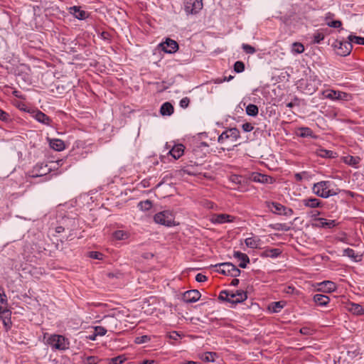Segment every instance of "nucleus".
I'll list each match as a JSON object with an SVG mask.
<instances>
[{"mask_svg":"<svg viewBox=\"0 0 364 364\" xmlns=\"http://www.w3.org/2000/svg\"><path fill=\"white\" fill-rule=\"evenodd\" d=\"M99 361V358L95 356H89L86 358L84 361L85 364H97Z\"/></svg>","mask_w":364,"mask_h":364,"instance_id":"obj_47","label":"nucleus"},{"mask_svg":"<svg viewBox=\"0 0 364 364\" xmlns=\"http://www.w3.org/2000/svg\"><path fill=\"white\" fill-rule=\"evenodd\" d=\"M331 182L328 181H321L315 183L312 187V192L318 197L327 198L331 196H336L340 192L339 188L331 189Z\"/></svg>","mask_w":364,"mask_h":364,"instance_id":"obj_1","label":"nucleus"},{"mask_svg":"<svg viewBox=\"0 0 364 364\" xmlns=\"http://www.w3.org/2000/svg\"><path fill=\"white\" fill-rule=\"evenodd\" d=\"M338 95H337L338 97L336 98V100H348V97L350 96L349 94L344 92H341V91H338Z\"/></svg>","mask_w":364,"mask_h":364,"instance_id":"obj_50","label":"nucleus"},{"mask_svg":"<svg viewBox=\"0 0 364 364\" xmlns=\"http://www.w3.org/2000/svg\"><path fill=\"white\" fill-rule=\"evenodd\" d=\"M214 267L219 268L216 270L218 272L233 277H238L241 272L235 265L230 262L217 264Z\"/></svg>","mask_w":364,"mask_h":364,"instance_id":"obj_6","label":"nucleus"},{"mask_svg":"<svg viewBox=\"0 0 364 364\" xmlns=\"http://www.w3.org/2000/svg\"><path fill=\"white\" fill-rule=\"evenodd\" d=\"M326 25L331 28H341L342 22L339 20H333L326 22Z\"/></svg>","mask_w":364,"mask_h":364,"instance_id":"obj_43","label":"nucleus"},{"mask_svg":"<svg viewBox=\"0 0 364 364\" xmlns=\"http://www.w3.org/2000/svg\"><path fill=\"white\" fill-rule=\"evenodd\" d=\"M235 217L229 214L221 213V214H213L211 215L210 219L213 223L223 224L225 223H232L235 220Z\"/></svg>","mask_w":364,"mask_h":364,"instance_id":"obj_12","label":"nucleus"},{"mask_svg":"<svg viewBox=\"0 0 364 364\" xmlns=\"http://www.w3.org/2000/svg\"><path fill=\"white\" fill-rule=\"evenodd\" d=\"M142 364H156L153 360H145L142 362Z\"/></svg>","mask_w":364,"mask_h":364,"instance_id":"obj_63","label":"nucleus"},{"mask_svg":"<svg viewBox=\"0 0 364 364\" xmlns=\"http://www.w3.org/2000/svg\"><path fill=\"white\" fill-rule=\"evenodd\" d=\"M71 13L78 19H84L86 17V13L80 9L79 7L73 6L70 8Z\"/></svg>","mask_w":364,"mask_h":364,"instance_id":"obj_28","label":"nucleus"},{"mask_svg":"<svg viewBox=\"0 0 364 364\" xmlns=\"http://www.w3.org/2000/svg\"><path fill=\"white\" fill-rule=\"evenodd\" d=\"M201 294L199 291L196 289L189 290L186 291L182 296V299L186 303H193L199 300Z\"/></svg>","mask_w":364,"mask_h":364,"instance_id":"obj_13","label":"nucleus"},{"mask_svg":"<svg viewBox=\"0 0 364 364\" xmlns=\"http://www.w3.org/2000/svg\"><path fill=\"white\" fill-rule=\"evenodd\" d=\"M323 94L324 95L325 97H326V98H328L331 100H336V98L338 97L337 95H338V91L330 90H326L325 92H323Z\"/></svg>","mask_w":364,"mask_h":364,"instance_id":"obj_37","label":"nucleus"},{"mask_svg":"<svg viewBox=\"0 0 364 364\" xmlns=\"http://www.w3.org/2000/svg\"><path fill=\"white\" fill-rule=\"evenodd\" d=\"M4 317H3V316H0V319L2 320L4 326L6 327V329H8L11 327V319L9 316L4 315Z\"/></svg>","mask_w":364,"mask_h":364,"instance_id":"obj_44","label":"nucleus"},{"mask_svg":"<svg viewBox=\"0 0 364 364\" xmlns=\"http://www.w3.org/2000/svg\"><path fill=\"white\" fill-rule=\"evenodd\" d=\"M343 253L345 256L350 257L353 259L355 261H358V259H357L358 256L355 255V251L353 249L346 248L344 250Z\"/></svg>","mask_w":364,"mask_h":364,"instance_id":"obj_38","label":"nucleus"},{"mask_svg":"<svg viewBox=\"0 0 364 364\" xmlns=\"http://www.w3.org/2000/svg\"><path fill=\"white\" fill-rule=\"evenodd\" d=\"M180 336H181L176 331H173L170 334L169 338L171 339L176 340L177 338Z\"/></svg>","mask_w":364,"mask_h":364,"instance_id":"obj_60","label":"nucleus"},{"mask_svg":"<svg viewBox=\"0 0 364 364\" xmlns=\"http://www.w3.org/2000/svg\"><path fill=\"white\" fill-rule=\"evenodd\" d=\"M318 290L326 293L333 292L336 290V285L331 281H323L318 284Z\"/></svg>","mask_w":364,"mask_h":364,"instance_id":"obj_18","label":"nucleus"},{"mask_svg":"<svg viewBox=\"0 0 364 364\" xmlns=\"http://www.w3.org/2000/svg\"><path fill=\"white\" fill-rule=\"evenodd\" d=\"M46 343L53 349L58 350H65L69 348L70 343L63 336L53 334L47 338Z\"/></svg>","mask_w":364,"mask_h":364,"instance_id":"obj_3","label":"nucleus"},{"mask_svg":"<svg viewBox=\"0 0 364 364\" xmlns=\"http://www.w3.org/2000/svg\"><path fill=\"white\" fill-rule=\"evenodd\" d=\"M151 341V338L149 336L144 335L142 336L136 337L134 340L135 343L141 344L147 343Z\"/></svg>","mask_w":364,"mask_h":364,"instance_id":"obj_41","label":"nucleus"},{"mask_svg":"<svg viewBox=\"0 0 364 364\" xmlns=\"http://www.w3.org/2000/svg\"><path fill=\"white\" fill-rule=\"evenodd\" d=\"M7 315L10 316L11 312L9 310L4 309L2 306H0V316Z\"/></svg>","mask_w":364,"mask_h":364,"instance_id":"obj_59","label":"nucleus"},{"mask_svg":"<svg viewBox=\"0 0 364 364\" xmlns=\"http://www.w3.org/2000/svg\"><path fill=\"white\" fill-rule=\"evenodd\" d=\"M184 146L181 144H176L169 151L168 154L174 159H178L183 155Z\"/></svg>","mask_w":364,"mask_h":364,"instance_id":"obj_20","label":"nucleus"},{"mask_svg":"<svg viewBox=\"0 0 364 364\" xmlns=\"http://www.w3.org/2000/svg\"><path fill=\"white\" fill-rule=\"evenodd\" d=\"M252 180L255 182L261 183H273L275 180L270 176L262 174L260 173H254L252 175Z\"/></svg>","mask_w":364,"mask_h":364,"instance_id":"obj_15","label":"nucleus"},{"mask_svg":"<svg viewBox=\"0 0 364 364\" xmlns=\"http://www.w3.org/2000/svg\"><path fill=\"white\" fill-rule=\"evenodd\" d=\"M294 178L296 181H301L303 179L301 173H297L294 175Z\"/></svg>","mask_w":364,"mask_h":364,"instance_id":"obj_62","label":"nucleus"},{"mask_svg":"<svg viewBox=\"0 0 364 364\" xmlns=\"http://www.w3.org/2000/svg\"><path fill=\"white\" fill-rule=\"evenodd\" d=\"M234 70L237 73H242L245 70V64L242 61H236L234 64Z\"/></svg>","mask_w":364,"mask_h":364,"instance_id":"obj_40","label":"nucleus"},{"mask_svg":"<svg viewBox=\"0 0 364 364\" xmlns=\"http://www.w3.org/2000/svg\"><path fill=\"white\" fill-rule=\"evenodd\" d=\"M240 137V131L237 128H230L222 132L218 141L220 144H233Z\"/></svg>","mask_w":364,"mask_h":364,"instance_id":"obj_5","label":"nucleus"},{"mask_svg":"<svg viewBox=\"0 0 364 364\" xmlns=\"http://www.w3.org/2000/svg\"><path fill=\"white\" fill-rule=\"evenodd\" d=\"M203 0H186L184 10L187 14H195L203 9Z\"/></svg>","mask_w":364,"mask_h":364,"instance_id":"obj_9","label":"nucleus"},{"mask_svg":"<svg viewBox=\"0 0 364 364\" xmlns=\"http://www.w3.org/2000/svg\"><path fill=\"white\" fill-rule=\"evenodd\" d=\"M216 356V353L206 352L200 356V359L205 362H214Z\"/></svg>","mask_w":364,"mask_h":364,"instance_id":"obj_29","label":"nucleus"},{"mask_svg":"<svg viewBox=\"0 0 364 364\" xmlns=\"http://www.w3.org/2000/svg\"><path fill=\"white\" fill-rule=\"evenodd\" d=\"M208 279V277L201 274V273H198L196 276V280L198 282H204L205 281H207Z\"/></svg>","mask_w":364,"mask_h":364,"instance_id":"obj_53","label":"nucleus"},{"mask_svg":"<svg viewBox=\"0 0 364 364\" xmlns=\"http://www.w3.org/2000/svg\"><path fill=\"white\" fill-rule=\"evenodd\" d=\"M348 38V41H350L351 44H352V43H354L358 45H364V38L363 37L350 35Z\"/></svg>","mask_w":364,"mask_h":364,"instance_id":"obj_35","label":"nucleus"},{"mask_svg":"<svg viewBox=\"0 0 364 364\" xmlns=\"http://www.w3.org/2000/svg\"><path fill=\"white\" fill-rule=\"evenodd\" d=\"M269 227L277 231H289L290 230V226L288 225L287 223H275V224H271Z\"/></svg>","mask_w":364,"mask_h":364,"instance_id":"obj_27","label":"nucleus"},{"mask_svg":"<svg viewBox=\"0 0 364 364\" xmlns=\"http://www.w3.org/2000/svg\"><path fill=\"white\" fill-rule=\"evenodd\" d=\"M333 16H334V14L331 12H328V14H326V17H325L326 22L330 21L329 20L331 19Z\"/></svg>","mask_w":364,"mask_h":364,"instance_id":"obj_61","label":"nucleus"},{"mask_svg":"<svg viewBox=\"0 0 364 364\" xmlns=\"http://www.w3.org/2000/svg\"><path fill=\"white\" fill-rule=\"evenodd\" d=\"M173 107L170 102L164 103L160 109V113L162 115H171L173 112Z\"/></svg>","mask_w":364,"mask_h":364,"instance_id":"obj_25","label":"nucleus"},{"mask_svg":"<svg viewBox=\"0 0 364 364\" xmlns=\"http://www.w3.org/2000/svg\"><path fill=\"white\" fill-rule=\"evenodd\" d=\"M154 220L155 223L166 225V226H172L174 225V216L171 212L165 210L161 211L160 213H156L154 217Z\"/></svg>","mask_w":364,"mask_h":364,"instance_id":"obj_7","label":"nucleus"},{"mask_svg":"<svg viewBox=\"0 0 364 364\" xmlns=\"http://www.w3.org/2000/svg\"><path fill=\"white\" fill-rule=\"evenodd\" d=\"M294 291H295V288L292 286H288L287 287H285L284 291L287 294H292L294 293Z\"/></svg>","mask_w":364,"mask_h":364,"instance_id":"obj_58","label":"nucleus"},{"mask_svg":"<svg viewBox=\"0 0 364 364\" xmlns=\"http://www.w3.org/2000/svg\"><path fill=\"white\" fill-rule=\"evenodd\" d=\"M64 231V228L62 226H58L55 228V232L58 233L63 232Z\"/></svg>","mask_w":364,"mask_h":364,"instance_id":"obj_64","label":"nucleus"},{"mask_svg":"<svg viewBox=\"0 0 364 364\" xmlns=\"http://www.w3.org/2000/svg\"><path fill=\"white\" fill-rule=\"evenodd\" d=\"M348 309L350 311H351L353 314L356 315H363L364 314V309L363 307L358 304H350L349 305Z\"/></svg>","mask_w":364,"mask_h":364,"instance_id":"obj_26","label":"nucleus"},{"mask_svg":"<svg viewBox=\"0 0 364 364\" xmlns=\"http://www.w3.org/2000/svg\"><path fill=\"white\" fill-rule=\"evenodd\" d=\"M301 203L304 207L309 208L323 207V203L321 200L314 197L304 198Z\"/></svg>","mask_w":364,"mask_h":364,"instance_id":"obj_14","label":"nucleus"},{"mask_svg":"<svg viewBox=\"0 0 364 364\" xmlns=\"http://www.w3.org/2000/svg\"><path fill=\"white\" fill-rule=\"evenodd\" d=\"M162 50L167 53H174L178 50V43L171 38H166L164 42L159 44Z\"/></svg>","mask_w":364,"mask_h":364,"instance_id":"obj_11","label":"nucleus"},{"mask_svg":"<svg viewBox=\"0 0 364 364\" xmlns=\"http://www.w3.org/2000/svg\"><path fill=\"white\" fill-rule=\"evenodd\" d=\"M242 49L246 53L248 54H253L256 51L254 47L248 44H242Z\"/></svg>","mask_w":364,"mask_h":364,"instance_id":"obj_46","label":"nucleus"},{"mask_svg":"<svg viewBox=\"0 0 364 364\" xmlns=\"http://www.w3.org/2000/svg\"><path fill=\"white\" fill-rule=\"evenodd\" d=\"M271 205L274 208L272 212L274 214L291 216L294 214V210L291 208L286 207L281 203L272 202Z\"/></svg>","mask_w":364,"mask_h":364,"instance_id":"obj_10","label":"nucleus"},{"mask_svg":"<svg viewBox=\"0 0 364 364\" xmlns=\"http://www.w3.org/2000/svg\"><path fill=\"white\" fill-rule=\"evenodd\" d=\"M313 330L309 327H302L300 328L299 332L303 335H311L313 333Z\"/></svg>","mask_w":364,"mask_h":364,"instance_id":"obj_49","label":"nucleus"},{"mask_svg":"<svg viewBox=\"0 0 364 364\" xmlns=\"http://www.w3.org/2000/svg\"><path fill=\"white\" fill-rule=\"evenodd\" d=\"M107 331H109L107 327L105 328L100 326L95 327V333L97 334V336H105Z\"/></svg>","mask_w":364,"mask_h":364,"instance_id":"obj_39","label":"nucleus"},{"mask_svg":"<svg viewBox=\"0 0 364 364\" xmlns=\"http://www.w3.org/2000/svg\"><path fill=\"white\" fill-rule=\"evenodd\" d=\"M50 146L55 151H62L65 149V143L61 139H53L50 140Z\"/></svg>","mask_w":364,"mask_h":364,"instance_id":"obj_24","label":"nucleus"},{"mask_svg":"<svg viewBox=\"0 0 364 364\" xmlns=\"http://www.w3.org/2000/svg\"><path fill=\"white\" fill-rule=\"evenodd\" d=\"M32 116L38 122H39L43 124H46L47 126H50L52 122L51 119L48 116H47L45 113L42 112L40 110L33 111Z\"/></svg>","mask_w":364,"mask_h":364,"instance_id":"obj_16","label":"nucleus"},{"mask_svg":"<svg viewBox=\"0 0 364 364\" xmlns=\"http://www.w3.org/2000/svg\"><path fill=\"white\" fill-rule=\"evenodd\" d=\"M342 161L346 164L356 168L358 164L360 161V159L358 156H353L350 155L345 156L342 157Z\"/></svg>","mask_w":364,"mask_h":364,"instance_id":"obj_21","label":"nucleus"},{"mask_svg":"<svg viewBox=\"0 0 364 364\" xmlns=\"http://www.w3.org/2000/svg\"><path fill=\"white\" fill-rule=\"evenodd\" d=\"M304 51V46L301 43H294L292 44V52L294 53L300 54Z\"/></svg>","mask_w":364,"mask_h":364,"instance_id":"obj_34","label":"nucleus"},{"mask_svg":"<svg viewBox=\"0 0 364 364\" xmlns=\"http://www.w3.org/2000/svg\"><path fill=\"white\" fill-rule=\"evenodd\" d=\"M274 306H273V311L274 312H277L279 311V309H282L284 305L281 304V302L280 301H278V302H274L273 304Z\"/></svg>","mask_w":364,"mask_h":364,"instance_id":"obj_57","label":"nucleus"},{"mask_svg":"<svg viewBox=\"0 0 364 364\" xmlns=\"http://www.w3.org/2000/svg\"><path fill=\"white\" fill-rule=\"evenodd\" d=\"M190 102V100L188 97H184L180 101V106L183 108H186Z\"/></svg>","mask_w":364,"mask_h":364,"instance_id":"obj_55","label":"nucleus"},{"mask_svg":"<svg viewBox=\"0 0 364 364\" xmlns=\"http://www.w3.org/2000/svg\"><path fill=\"white\" fill-rule=\"evenodd\" d=\"M124 359L122 356H117L111 359L112 364H122Z\"/></svg>","mask_w":364,"mask_h":364,"instance_id":"obj_52","label":"nucleus"},{"mask_svg":"<svg viewBox=\"0 0 364 364\" xmlns=\"http://www.w3.org/2000/svg\"><path fill=\"white\" fill-rule=\"evenodd\" d=\"M89 257L92 259H103V255L100 252L96 251H92L89 252Z\"/></svg>","mask_w":364,"mask_h":364,"instance_id":"obj_45","label":"nucleus"},{"mask_svg":"<svg viewBox=\"0 0 364 364\" xmlns=\"http://www.w3.org/2000/svg\"><path fill=\"white\" fill-rule=\"evenodd\" d=\"M260 240L255 237H247L245 239V242L247 247L250 248H257Z\"/></svg>","mask_w":364,"mask_h":364,"instance_id":"obj_30","label":"nucleus"},{"mask_svg":"<svg viewBox=\"0 0 364 364\" xmlns=\"http://www.w3.org/2000/svg\"><path fill=\"white\" fill-rule=\"evenodd\" d=\"M201 205L207 209H212L214 207V203L207 200L201 201Z\"/></svg>","mask_w":364,"mask_h":364,"instance_id":"obj_51","label":"nucleus"},{"mask_svg":"<svg viewBox=\"0 0 364 364\" xmlns=\"http://www.w3.org/2000/svg\"><path fill=\"white\" fill-rule=\"evenodd\" d=\"M233 256L240 262L239 267L241 268H245L247 264L250 263L249 257L245 253L240 252L239 251H235Z\"/></svg>","mask_w":364,"mask_h":364,"instance_id":"obj_19","label":"nucleus"},{"mask_svg":"<svg viewBox=\"0 0 364 364\" xmlns=\"http://www.w3.org/2000/svg\"><path fill=\"white\" fill-rule=\"evenodd\" d=\"M314 301L316 304L323 306L329 303L330 299L328 296L317 294L314 296Z\"/></svg>","mask_w":364,"mask_h":364,"instance_id":"obj_22","label":"nucleus"},{"mask_svg":"<svg viewBox=\"0 0 364 364\" xmlns=\"http://www.w3.org/2000/svg\"><path fill=\"white\" fill-rule=\"evenodd\" d=\"M319 221H321V227H328V228H333L336 225V220H327L324 218H318Z\"/></svg>","mask_w":364,"mask_h":364,"instance_id":"obj_33","label":"nucleus"},{"mask_svg":"<svg viewBox=\"0 0 364 364\" xmlns=\"http://www.w3.org/2000/svg\"><path fill=\"white\" fill-rule=\"evenodd\" d=\"M113 236L116 240H122L128 239L129 237V232L124 230H116L113 233Z\"/></svg>","mask_w":364,"mask_h":364,"instance_id":"obj_31","label":"nucleus"},{"mask_svg":"<svg viewBox=\"0 0 364 364\" xmlns=\"http://www.w3.org/2000/svg\"><path fill=\"white\" fill-rule=\"evenodd\" d=\"M9 117V114L0 109V120L7 121Z\"/></svg>","mask_w":364,"mask_h":364,"instance_id":"obj_56","label":"nucleus"},{"mask_svg":"<svg viewBox=\"0 0 364 364\" xmlns=\"http://www.w3.org/2000/svg\"><path fill=\"white\" fill-rule=\"evenodd\" d=\"M282 253V251L278 248H270V249H266L262 252L261 254L262 257H277L280 254Z\"/></svg>","mask_w":364,"mask_h":364,"instance_id":"obj_23","label":"nucleus"},{"mask_svg":"<svg viewBox=\"0 0 364 364\" xmlns=\"http://www.w3.org/2000/svg\"><path fill=\"white\" fill-rule=\"evenodd\" d=\"M122 315L118 313L113 315H107L104 316L102 321L107 328L108 331L112 333H117L122 331Z\"/></svg>","mask_w":364,"mask_h":364,"instance_id":"obj_2","label":"nucleus"},{"mask_svg":"<svg viewBox=\"0 0 364 364\" xmlns=\"http://www.w3.org/2000/svg\"><path fill=\"white\" fill-rule=\"evenodd\" d=\"M138 207L141 210H149L152 207V203L149 200H146L144 201H141L140 203H139Z\"/></svg>","mask_w":364,"mask_h":364,"instance_id":"obj_36","label":"nucleus"},{"mask_svg":"<svg viewBox=\"0 0 364 364\" xmlns=\"http://www.w3.org/2000/svg\"><path fill=\"white\" fill-rule=\"evenodd\" d=\"M219 299L226 301L232 304H237L247 299V293L242 290H237L235 293H230L228 291H222L219 295Z\"/></svg>","mask_w":364,"mask_h":364,"instance_id":"obj_4","label":"nucleus"},{"mask_svg":"<svg viewBox=\"0 0 364 364\" xmlns=\"http://www.w3.org/2000/svg\"><path fill=\"white\" fill-rule=\"evenodd\" d=\"M258 107L255 105L250 104L246 107V113L250 116L255 117L258 114Z\"/></svg>","mask_w":364,"mask_h":364,"instance_id":"obj_32","label":"nucleus"},{"mask_svg":"<svg viewBox=\"0 0 364 364\" xmlns=\"http://www.w3.org/2000/svg\"><path fill=\"white\" fill-rule=\"evenodd\" d=\"M333 47L338 55L341 56L348 55L353 48V46L349 41H341L336 40L333 44Z\"/></svg>","mask_w":364,"mask_h":364,"instance_id":"obj_8","label":"nucleus"},{"mask_svg":"<svg viewBox=\"0 0 364 364\" xmlns=\"http://www.w3.org/2000/svg\"><path fill=\"white\" fill-rule=\"evenodd\" d=\"M301 132L300 134V136L302 137L311 136L312 134V131L311 130V129L308 127L301 128Z\"/></svg>","mask_w":364,"mask_h":364,"instance_id":"obj_48","label":"nucleus"},{"mask_svg":"<svg viewBox=\"0 0 364 364\" xmlns=\"http://www.w3.org/2000/svg\"><path fill=\"white\" fill-rule=\"evenodd\" d=\"M314 43H319L324 38V34L321 32L316 31L313 36Z\"/></svg>","mask_w":364,"mask_h":364,"instance_id":"obj_42","label":"nucleus"},{"mask_svg":"<svg viewBox=\"0 0 364 364\" xmlns=\"http://www.w3.org/2000/svg\"><path fill=\"white\" fill-rule=\"evenodd\" d=\"M242 127V129L246 132H251L254 129L252 124H250L249 122H246V123L243 124Z\"/></svg>","mask_w":364,"mask_h":364,"instance_id":"obj_54","label":"nucleus"},{"mask_svg":"<svg viewBox=\"0 0 364 364\" xmlns=\"http://www.w3.org/2000/svg\"><path fill=\"white\" fill-rule=\"evenodd\" d=\"M50 168L48 167L47 165H43V164H36L32 171V176L33 177H40L46 175Z\"/></svg>","mask_w":364,"mask_h":364,"instance_id":"obj_17","label":"nucleus"}]
</instances>
